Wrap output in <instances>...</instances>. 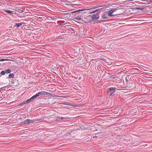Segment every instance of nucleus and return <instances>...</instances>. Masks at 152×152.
Returning a JSON list of instances; mask_svg holds the SVG:
<instances>
[{"label": "nucleus", "instance_id": "9d476101", "mask_svg": "<svg viewBox=\"0 0 152 152\" xmlns=\"http://www.w3.org/2000/svg\"><path fill=\"white\" fill-rule=\"evenodd\" d=\"M119 8L118 7H117L116 8H115L111 10V11L113 13L115 12L116 10H118V9H119Z\"/></svg>", "mask_w": 152, "mask_h": 152}, {"label": "nucleus", "instance_id": "423d86ee", "mask_svg": "<svg viewBox=\"0 0 152 152\" xmlns=\"http://www.w3.org/2000/svg\"><path fill=\"white\" fill-rule=\"evenodd\" d=\"M46 118L45 117H42L39 119L40 122H42L43 121H46Z\"/></svg>", "mask_w": 152, "mask_h": 152}, {"label": "nucleus", "instance_id": "7ed1b4c3", "mask_svg": "<svg viewBox=\"0 0 152 152\" xmlns=\"http://www.w3.org/2000/svg\"><path fill=\"white\" fill-rule=\"evenodd\" d=\"M33 122V120H31L29 119H27L24 121L23 122V124H28Z\"/></svg>", "mask_w": 152, "mask_h": 152}, {"label": "nucleus", "instance_id": "c756f323", "mask_svg": "<svg viewBox=\"0 0 152 152\" xmlns=\"http://www.w3.org/2000/svg\"><path fill=\"white\" fill-rule=\"evenodd\" d=\"M20 62L23 63V62H24V61H21Z\"/></svg>", "mask_w": 152, "mask_h": 152}, {"label": "nucleus", "instance_id": "20e7f679", "mask_svg": "<svg viewBox=\"0 0 152 152\" xmlns=\"http://www.w3.org/2000/svg\"><path fill=\"white\" fill-rule=\"evenodd\" d=\"M24 12H25V11L24 10H23V9L22 10L20 9V17H23L24 15H25L26 14V12H25L23 13V15H22V14L20 15V13H22Z\"/></svg>", "mask_w": 152, "mask_h": 152}, {"label": "nucleus", "instance_id": "f257e3e1", "mask_svg": "<svg viewBox=\"0 0 152 152\" xmlns=\"http://www.w3.org/2000/svg\"><path fill=\"white\" fill-rule=\"evenodd\" d=\"M99 18V15L96 13L93 15L91 17V20H90V22L93 23H94V21L95 20H97Z\"/></svg>", "mask_w": 152, "mask_h": 152}, {"label": "nucleus", "instance_id": "f3484780", "mask_svg": "<svg viewBox=\"0 0 152 152\" xmlns=\"http://www.w3.org/2000/svg\"><path fill=\"white\" fill-rule=\"evenodd\" d=\"M82 10H77L75 11H74L72 12L71 13H75V12H80V11H82Z\"/></svg>", "mask_w": 152, "mask_h": 152}, {"label": "nucleus", "instance_id": "5701e85b", "mask_svg": "<svg viewBox=\"0 0 152 152\" xmlns=\"http://www.w3.org/2000/svg\"><path fill=\"white\" fill-rule=\"evenodd\" d=\"M81 129H84V130H86L87 129V128H85V127H84L83 126H82V127H81Z\"/></svg>", "mask_w": 152, "mask_h": 152}, {"label": "nucleus", "instance_id": "cd10ccee", "mask_svg": "<svg viewBox=\"0 0 152 152\" xmlns=\"http://www.w3.org/2000/svg\"><path fill=\"white\" fill-rule=\"evenodd\" d=\"M60 97H63V98H66L67 97L66 96H61Z\"/></svg>", "mask_w": 152, "mask_h": 152}, {"label": "nucleus", "instance_id": "6ab92c4d", "mask_svg": "<svg viewBox=\"0 0 152 152\" xmlns=\"http://www.w3.org/2000/svg\"><path fill=\"white\" fill-rule=\"evenodd\" d=\"M144 9V8L143 7H137V10H143Z\"/></svg>", "mask_w": 152, "mask_h": 152}, {"label": "nucleus", "instance_id": "2f4dec72", "mask_svg": "<svg viewBox=\"0 0 152 152\" xmlns=\"http://www.w3.org/2000/svg\"><path fill=\"white\" fill-rule=\"evenodd\" d=\"M25 1L24 0V1H23V2H24Z\"/></svg>", "mask_w": 152, "mask_h": 152}, {"label": "nucleus", "instance_id": "aec40b11", "mask_svg": "<svg viewBox=\"0 0 152 152\" xmlns=\"http://www.w3.org/2000/svg\"><path fill=\"white\" fill-rule=\"evenodd\" d=\"M62 104H65V105H68L69 103L65 102H62L61 103Z\"/></svg>", "mask_w": 152, "mask_h": 152}, {"label": "nucleus", "instance_id": "4468645a", "mask_svg": "<svg viewBox=\"0 0 152 152\" xmlns=\"http://www.w3.org/2000/svg\"><path fill=\"white\" fill-rule=\"evenodd\" d=\"M26 23L24 22H20V27L22 25H23V26H26L25 25Z\"/></svg>", "mask_w": 152, "mask_h": 152}, {"label": "nucleus", "instance_id": "39448f33", "mask_svg": "<svg viewBox=\"0 0 152 152\" xmlns=\"http://www.w3.org/2000/svg\"><path fill=\"white\" fill-rule=\"evenodd\" d=\"M106 13H107V14L110 17L113 16L115 15H114L112 14L113 12L110 10L106 12Z\"/></svg>", "mask_w": 152, "mask_h": 152}, {"label": "nucleus", "instance_id": "dca6fc26", "mask_svg": "<svg viewBox=\"0 0 152 152\" xmlns=\"http://www.w3.org/2000/svg\"><path fill=\"white\" fill-rule=\"evenodd\" d=\"M7 73H9L11 72V70L9 69H8L6 70L5 72Z\"/></svg>", "mask_w": 152, "mask_h": 152}, {"label": "nucleus", "instance_id": "393cba45", "mask_svg": "<svg viewBox=\"0 0 152 152\" xmlns=\"http://www.w3.org/2000/svg\"><path fill=\"white\" fill-rule=\"evenodd\" d=\"M7 60V59H0V61H6V60Z\"/></svg>", "mask_w": 152, "mask_h": 152}, {"label": "nucleus", "instance_id": "1a4fd4ad", "mask_svg": "<svg viewBox=\"0 0 152 152\" xmlns=\"http://www.w3.org/2000/svg\"><path fill=\"white\" fill-rule=\"evenodd\" d=\"M116 89V88L115 87H111L110 88H109L108 89V92H109V91H113Z\"/></svg>", "mask_w": 152, "mask_h": 152}, {"label": "nucleus", "instance_id": "72a5a7b5", "mask_svg": "<svg viewBox=\"0 0 152 152\" xmlns=\"http://www.w3.org/2000/svg\"><path fill=\"white\" fill-rule=\"evenodd\" d=\"M151 13H152V12H151Z\"/></svg>", "mask_w": 152, "mask_h": 152}, {"label": "nucleus", "instance_id": "c85d7f7f", "mask_svg": "<svg viewBox=\"0 0 152 152\" xmlns=\"http://www.w3.org/2000/svg\"><path fill=\"white\" fill-rule=\"evenodd\" d=\"M98 7H97L96 6V7H94L93 9H95V8H97Z\"/></svg>", "mask_w": 152, "mask_h": 152}, {"label": "nucleus", "instance_id": "b1692460", "mask_svg": "<svg viewBox=\"0 0 152 152\" xmlns=\"http://www.w3.org/2000/svg\"><path fill=\"white\" fill-rule=\"evenodd\" d=\"M100 9H97L96 10H95V11H93L91 12V13H94V12H97L99 10H100Z\"/></svg>", "mask_w": 152, "mask_h": 152}, {"label": "nucleus", "instance_id": "4be33fe9", "mask_svg": "<svg viewBox=\"0 0 152 152\" xmlns=\"http://www.w3.org/2000/svg\"><path fill=\"white\" fill-rule=\"evenodd\" d=\"M26 102H26H23L20 104V106H22L23 105V104H25Z\"/></svg>", "mask_w": 152, "mask_h": 152}, {"label": "nucleus", "instance_id": "7c9ffc66", "mask_svg": "<svg viewBox=\"0 0 152 152\" xmlns=\"http://www.w3.org/2000/svg\"><path fill=\"white\" fill-rule=\"evenodd\" d=\"M21 2L20 1V3Z\"/></svg>", "mask_w": 152, "mask_h": 152}, {"label": "nucleus", "instance_id": "9b49d317", "mask_svg": "<svg viewBox=\"0 0 152 152\" xmlns=\"http://www.w3.org/2000/svg\"><path fill=\"white\" fill-rule=\"evenodd\" d=\"M14 76V75L13 74L11 73V74H10L8 75V78H12Z\"/></svg>", "mask_w": 152, "mask_h": 152}, {"label": "nucleus", "instance_id": "f8f14e48", "mask_svg": "<svg viewBox=\"0 0 152 152\" xmlns=\"http://www.w3.org/2000/svg\"><path fill=\"white\" fill-rule=\"evenodd\" d=\"M5 12L7 13L10 14H12V11L10 10H5Z\"/></svg>", "mask_w": 152, "mask_h": 152}, {"label": "nucleus", "instance_id": "bb28decb", "mask_svg": "<svg viewBox=\"0 0 152 152\" xmlns=\"http://www.w3.org/2000/svg\"><path fill=\"white\" fill-rule=\"evenodd\" d=\"M6 87H7V86H4V87H1V89H3V88H6Z\"/></svg>", "mask_w": 152, "mask_h": 152}, {"label": "nucleus", "instance_id": "a211bd4d", "mask_svg": "<svg viewBox=\"0 0 152 152\" xmlns=\"http://www.w3.org/2000/svg\"><path fill=\"white\" fill-rule=\"evenodd\" d=\"M33 122H36V121H39L40 122L39 119H33Z\"/></svg>", "mask_w": 152, "mask_h": 152}, {"label": "nucleus", "instance_id": "ddd939ff", "mask_svg": "<svg viewBox=\"0 0 152 152\" xmlns=\"http://www.w3.org/2000/svg\"><path fill=\"white\" fill-rule=\"evenodd\" d=\"M32 100L31 99V98H30L29 99H27L26 101V103H29L30 102H32Z\"/></svg>", "mask_w": 152, "mask_h": 152}, {"label": "nucleus", "instance_id": "0eeeda50", "mask_svg": "<svg viewBox=\"0 0 152 152\" xmlns=\"http://www.w3.org/2000/svg\"><path fill=\"white\" fill-rule=\"evenodd\" d=\"M106 15H107V13H106V12L103 15L102 17V19H107L108 18L106 16Z\"/></svg>", "mask_w": 152, "mask_h": 152}, {"label": "nucleus", "instance_id": "a878e982", "mask_svg": "<svg viewBox=\"0 0 152 152\" xmlns=\"http://www.w3.org/2000/svg\"><path fill=\"white\" fill-rule=\"evenodd\" d=\"M15 26H16L18 27H19V23H16V25H15Z\"/></svg>", "mask_w": 152, "mask_h": 152}, {"label": "nucleus", "instance_id": "412c9836", "mask_svg": "<svg viewBox=\"0 0 152 152\" xmlns=\"http://www.w3.org/2000/svg\"><path fill=\"white\" fill-rule=\"evenodd\" d=\"M5 72L4 71H2L1 72V74L2 75H4L5 74Z\"/></svg>", "mask_w": 152, "mask_h": 152}, {"label": "nucleus", "instance_id": "f03ea898", "mask_svg": "<svg viewBox=\"0 0 152 152\" xmlns=\"http://www.w3.org/2000/svg\"><path fill=\"white\" fill-rule=\"evenodd\" d=\"M37 94L38 96H43V95H50V93L47 92L45 91H42L40 92H39Z\"/></svg>", "mask_w": 152, "mask_h": 152}, {"label": "nucleus", "instance_id": "473e14b6", "mask_svg": "<svg viewBox=\"0 0 152 152\" xmlns=\"http://www.w3.org/2000/svg\"><path fill=\"white\" fill-rule=\"evenodd\" d=\"M61 118V119H63V118Z\"/></svg>", "mask_w": 152, "mask_h": 152}, {"label": "nucleus", "instance_id": "2eb2a0df", "mask_svg": "<svg viewBox=\"0 0 152 152\" xmlns=\"http://www.w3.org/2000/svg\"><path fill=\"white\" fill-rule=\"evenodd\" d=\"M75 19L77 20H81V16H78L77 17H76L75 18Z\"/></svg>", "mask_w": 152, "mask_h": 152}, {"label": "nucleus", "instance_id": "6e6552de", "mask_svg": "<svg viewBox=\"0 0 152 152\" xmlns=\"http://www.w3.org/2000/svg\"><path fill=\"white\" fill-rule=\"evenodd\" d=\"M38 97L37 94L34 95L32 97H31V98H30L32 100V101L34 100V99H35L36 97Z\"/></svg>", "mask_w": 152, "mask_h": 152}]
</instances>
